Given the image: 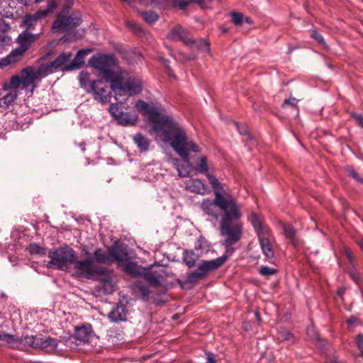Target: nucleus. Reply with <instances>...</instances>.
Here are the masks:
<instances>
[{"label":"nucleus","mask_w":363,"mask_h":363,"mask_svg":"<svg viewBox=\"0 0 363 363\" xmlns=\"http://www.w3.org/2000/svg\"><path fill=\"white\" fill-rule=\"evenodd\" d=\"M194 170L196 174H203L207 177L213 189L214 199H205L201 207L206 215L211 216L216 220L222 222L223 233L230 232V225L233 222L242 223L241 204L227 191L217 177L210 171H213L206 156H201L195 160Z\"/></svg>","instance_id":"obj_1"},{"label":"nucleus","mask_w":363,"mask_h":363,"mask_svg":"<svg viewBox=\"0 0 363 363\" xmlns=\"http://www.w3.org/2000/svg\"><path fill=\"white\" fill-rule=\"evenodd\" d=\"M113 55L92 56L89 63L97 69L102 77L110 83V87L118 96L128 97L139 94L143 90L141 81L133 76L125 75L123 73H116L111 69L114 64Z\"/></svg>","instance_id":"obj_2"},{"label":"nucleus","mask_w":363,"mask_h":363,"mask_svg":"<svg viewBox=\"0 0 363 363\" xmlns=\"http://www.w3.org/2000/svg\"><path fill=\"white\" fill-rule=\"evenodd\" d=\"M219 223L220 235L223 238L222 245L225 248V254L214 259L202 261L198 265L196 270L191 272L186 276L187 282L194 284L199 280L204 279L209 272L220 267L234 252L235 249L232 246L241 240L243 233L242 223L233 222L231 225H230L231 228L230 232L225 233L223 231L222 222H219Z\"/></svg>","instance_id":"obj_3"},{"label":"nucleus","mask_w":363,"mask_h":363,"mask_svg":"<svg viewBox=\"0 0 363 363\" xmlns=\"http://www.w3.org/2000/svg\"><path fill=\"white\" fill-rule=\"evenodd\" d=\"M158 135L162 137L164 142L168 143L186 164L189 163L191 152H201L199 145L188 138L186 130L174 118Z\"/></svg>","instance_id":"obj_4"},{"label":"nucleus","mask_w":363,"mask_h":363,"mask_svg":"<svg viewBox=\"0 0 363 363\" xmlns=\"http://www.w3.org/2000/svg\"><path fill=\"white\" fill-rule=\"evenodd\" d=\"M69 6L65 5L60 12L56 15L51 30L53 33H63L60 40L63 43L74 42L80 40L84 35V30L77 28L82 23V15L69 13Z\"/></svg>","instance_id":"obj_5"},{"label":"nucleus","mask_w":363,"mask_h":363,"mask_svg":"<svg viewBox=\"0 0 363 363\" xmlns=\"http://www.w3.org/2000/svg\"><path fill=\"white\" fill-rule=\"evenodd\" d=\"M45 77L46 75L40 66L37 69L27 67L21 71V75L13 76L9 83L4 84V89L20 88L22 90L33 93L37 86L36 80H40V78Z\"/></svg>","instance_id":"obj_6"},{"label":"nucleus","mask_w":363,"mask_h":363,"mask_svg":"<svg viewBox=\"0 0 363 363\" xmlns=\"http://www.w3.org/2000/svg\"><path fill=\"white\" fill-rule=\"evenodd\" d=\"M81 87L87 93H91L94 99L101 104H108L111 99L108 85L102 79L92 80L86 72H82L79 77Z\"/></svg>","instance_id":"obj_7"},{"label":"nucleus","mask_w":363,"mask_h":363,"mask_svg":"<svg viewBox=\"0 0 363 363\" xmlns=\"http://www.w3.org/2000/svg\"><path fill=\"white\" fill-rule=\"evenodd\" d=\"M42 32L43 28L40 29V32L37 34L31 33L27 30L21 33L17 38L19 46L13 49L6 57L0 60V67L20 61L25 52L29 49L32 43L39 38Z\"/></svg>","instance_id":"obj_8"},{"label":"nucleus","mask_w":363,"mask_h":363,"mask_svg":"<svg viewBox=\"0 0 363 363\" xmlns=\"http://www.w3.org/2000/svg\"><path fill=\"white\" fill-rule=\"evenodd\" d=\"M135 108L143 115L150 116V120L153 123L152 130L157 135L173 118L170 116H160L159 107L153 103L149 104L143 100H138L137 101Z\"/></svg>","instance_id":"obj_9"},{"label":"nucleus","mask_w":363,"mask_h":363,"mask_svg":"<svg viewBox=\"0 0 363 363\" xmlns=\"http://www.w3.org/2000/svg\"><path fill=\"white\" fill-rule=\"evenodd\" d=\"M50 261L48 266L55 267L60 270H67L69 264H73L77 259V252L68 245L60 247L48 255Z\"/></svg>","instance_id":"obj_10"},{"label":"nucleus","mask_w":363,"mask_h":363,"mask_svg":"<svg viewBox=\"0 0 363 363\" xmlns=\"http://www.w3.org/2000/svg\"><path fill=\"white\" fill-rule=\"evenodd\" d=\"M74 275L78 278L92 279L96 276L103 274L105 268L98 267L94 264V259L89 258L84 260H74L73 262Z\"/></svg>","instance_id":"obj_11"},{"label":"nucleus","mask_w":363,"mask_h":363,"mask_svg":"<svg viewBox=\"0 0 363 363\" xmlns=\"http://www.w3.org/2000/svg\"><path fill=\"white\" fill-rule=\"evenodd\" d=\"M57 6V4L55 0H48L45 9H40L33 14L25 16L22 24L23 26L26 28V30L29 31L34 30L35 26L41 22L43 18H46L50 13L54 11Z\"/></svg>","instance_id":"obj_12"},{"label":"nucleus","mask_w":363,"mask_h":363,"mask_svg":"<svg viewBox=\"0 0 363 363\" xmlns=\"http://www.w3.org/2000/svg\"><path fill=\"white\" fill-rule=\"evenodd\" d=\"M59 341L52 337H43L41 335L25 336L24 345L25 350L28 347L33 349H46L52 347L56 349L58 346Z\"/></svg>","instance_id":"obj_13"},{"label":"nucleus","mask_w":363,"mask_h":363,"mask_svg":"<svg viewBox=\"0 0 363 363\" xmlns=\"http://www.w3.org/2000/svg\"><path fill=\"white\" fill-rule=\"evenodd\" d=\"M72 55L71 52H62L52 62L45 65H41L45 75H48L58 69L61 68L67 62H68L72 57Z\"/></svg>","instance_id":"obj_14"},{"label":"nucleus","mask_w":363,"mask_h":363,"mask_svg":"<svg viewBox=\"0 0 363 363\" xmlns=\"http://www.w3.org/2000/svg\"><path fill=\"white\" fill-rule=\"evenodd\" d=\"M144 279L152 286L159 287L161 286V281L164 278L165 272L162 269L159 270H153L152 266L149 269H144L143 271Z\"/></svg>","instance_id":"obj_15"},{"label":"nucleus","mask_w":363,"mask_h":363,"mask_svg":"<svg viewBox=\"0 0 363 363\" xmlns=\"http://www.w3.org/2000/svg\"><path fill=\"white\" fill-rule=\"evenodd\" d=\"M0 340L6 342L11 349L25 351L24 337H19L6 333H1Z\"/></svg>","instance_id":"obj_16"},{"label":"nucleus","mask_w":363,"mask_h":363,"mask_svg":"<svg viewBox=\"0 0 363 363\" xmlns=\"http://www.w3.org/2000/svg\"><path fill=\"white\" fill-rule=\"evenodd\" d=\"M76 339L84 343H89L94 337L91 324L87 323L75 328Z\"/></svg>","instance_id":"obj_17"},{"label":"nucleus","mask_w":363,"mask_h":363,"mask_svg":"<svg viewBox=\"0 0 363 363\" xmlns=\"http://www.w3.org/2000/svg\"><path fill=\"white\" fill-rule=\"evenodd\" d=\"M111 263H125L130 259L126 247H110Z\"/></svg>","instance_id":"obj_18"},{"label":"nucleus","mask_w":363,"mask_h":363,"mask_svg":"<svg viewBox=\"0 0 363 363\" xmlns=\"http://www.w3.org/2000/svg\"><path fill=\"white\" fill-rule=\"evenodd\" d=\"M186 188L191 192L202 195L208 191L207 185L203 181L198 179H190L186 181Z\"/></svg>","instance_id":"obj_19"},{"label":"nucleus","mask_w":363,"mask_h":363,"mask_svg":"<svg viewBox=\"0 0 363 363\" xmlns=\"http://www.w3.org/2000/svg\"><path fill=\"white\" fill-rule=\"evenodd\" d=\"M128 314L127 307L123 304H117L109 313V319L114 323L124 321Z\"/></svg>","instance_id":"obj_20"},{"label":"nucleus","mask_w":363,"mask_h":363,"mask_svg":"<svg viewBox=\"0 0 363 363\" xmlns=\"http://www.w3.org/2000/svg\"><path fill=\"white\" fill-rule=\"evenodd\" d=\"M168 38L174 40L183 41L186 45L191 42V38H188L186 30L179 25L174 26L169 31Z\"/></svg>","instance_id":"obj_21"},{"label":"nucleus","mask_w":363,"mask_h":363,"mask_svg":"<svg viewBox=\"0 0 363 363\" xmlns=\"http://www.w3.org/2000/svg\"><path fill=\"white\" fill-rule=\"evenodd\" d=\"M91 52V50L89 49H82L79 50L74 58L72 61V62L67 66V70H75L81 68L84 64V58L85 57Z\"/></svg>","instance_id":"obj_22"},{"label":"nucleus","mask_w":363,"mask_h":363,"mask_svg":"<svg viewBox=\"0 0 363 363\" xmlns=\"http://www.w3.org/2000/svg\"><path fill=\"white\" fill-rule=\"evenodd\" d=\"M249 220L254 227V229L257 235V237L263 235H268L269 232L267 228L263 225L261 218L255 213H252L249 216Z\"/></svg>","instance_id":"obj_23"},{"label":"nucleus","mask_w":363,"mask_h":363,"mask_svg":"<svg viewBox=\"0 0 363 363\" xmlns=\"http://www.w3.org/2000/svg\"><path fill=\"white\" fill-rule=\"evenodd\" d=\"M269 234L259 235L258 240L263 254L267 259H272L274 256V250L272 247L271 242L269 239Z\"/></svg>","instance_id":"obj_24"},{"label":"nucleus","mask_w":363,"mask_h":363,"mask_svg":"<svg viewBox=\"0 0 363 363\" xmlns=\"http://www.w3.org/2000/svg\"><path fill=\"white\" fill-rule=\"evenodd\" d=\"M133 141L140 152H145L148 151L150 145V140L147 137L140 133H138L133 136Z\"/></svg>","instance_id":"obj_25"},{"label":"nucleus","mask_w":363,"mask_h":363,"mask_svg":"<svg viewBox=\"0 0 363 363\" xmlns=\"http://www.w3.org/2000/svg\"><path fill=\"white\" fill-rule=\"evenodd\" d=\"M93 255L94 260L98 263L111 264L110 248L107 252L104 251L101 248H97L94 250Z\"/></svg>","instance_id":"obj_26"},{"label":"nucleus","mask_w":363,"mask_h":363,"mask_svg":"<svg viewBox=\"0 0 363 363\" xmlns=\"http://www.w3.org/2000/svg\"><path fill=\"white\" fill-rule=\"evenodd\" d=\"M123 271L132 277H138L143 274L144 269L136 263L128 261L123 267Z\"/></svg>","instance_id":"obj_27"},{"label":"nucleus","mask_w":363,"mask_h":363,"mask_svg":"<svg viewBox=\"0 0 363 363\" xmlns=\"http://www.w3.org/2000/svg\"><path fill=\"white\" fill-rule=\"evenodd\" d=\"M282 227L285 238L296 246L298 244L296 228L291 224H284Z\"/></svg>","instance_id":"obj_28"},{"label":"nucleus","mask_w":363,"mask_h":363,"mask_svg":"<svg viewBox=\"0 0 363 363\" xmlns=\"http://www.w3.org/2000/svg\"><path fill=\"white\" fill-rule=\"evenodd\" d=\"M138 117L130 113L123 112L116 119L117 122L122 125H133L137 121Z\"/></svg>","instance_id":"obj_29"},{"label":"nucleus","mask_w":363,"mask_h":363,"mask_svg":"<svg viewBox=\"0 0 363 363\" xmlns=\"http://www.w3.org/2000/svg\"><path fill=\"white\" fill-rule=\"evenodd\" d=\"M198 259V256L193 250H184L183 253V260L185 264L191 268L195 266Z\"/></svg>","instance_id":"obj_30"},{"label":"nucleus","mask_w":363,"mask_h":363,"mask_svg":"<svg viewBox=\"0 0 363 363\" xmlns=\"http://www.w3.org/2000/svg\"><path fill=\"white\" fill-rule=\"evenodd\" d=\"M188 45H190L192 48H196L201 52H209L210 45L205 39L193 40Z\"/></svg>","instance_id":"obj_31"},{"label":"nucleus","mask_w":363,"mask_h":363,"mask_svg":"<svg viewBox=\"0 0 363 363\" xmlns=\"http://www.w3.org/2000/svg\"><path fill=\"white\" fill-rule=\"evenodd\" d=\"M16 89H11V90L4 95L1 100V106L8 107L12 104L18 96Z\"/></svg>","instance_id":"obj_32"},{"label":"nucleus","mask_w":363,"mask_h":363,"mask_svg":"<svg viewBox=\"0 0 363 363\" xmlns=\"http://www.w3.org/2000/svg\"><path fill=\"white\" fill-rule=\"evenodd\" d=\"M9 29L8 24L4 22H0V45L8 44L11 38L7 35L6 31Z\"/></svg>","instance_id":"obj_33"},{"label":"nucleus","mask_w":363,"mask_h":363,"mask_svg":"<svg viewBox=\"0 0 363 363\" xmlns=\"http://www.w3.org/2000/svg\"><path fill=\"white\" fill-rule=\"evenodd\" d=\"M172 161L174 166L177 169L179 177H186L189 176V172L188 170L189 167L188 165H186V167H184V165L180 166L179 160L178 159H173Z\"/></svg>","instance_id":"obj_34"},{"label":"nucleus","mask_w":363,"mask_h":363,"mask_svg":"<svg viewBox=\"0 0 363 363\" xmlns=\"http://www.w3.org/2000/svg\"><path fill=\"white\" fill-rule=\"evenodd\" d=\"M135 287L138 289L141 298L146 301L149 299L150 291L146 286L137 284Z\"/></svg>","instance_id":"obj_35"},{"label":"nucleus","mask_w":363,"mask_h":363,"mask_svg":"<svg viewBox=\"0 0 363 363\" xmlns=\"http://www.w3.org/2000/svg\"><path fill=\"white\" fill-rule=\"evenodd\" d=\"M143 19L148 23L152 24L158 20V16L154 11H149L142 13Z\"/></svg>","instance_id":"obj_36"},{"label":"nucleus","mask_w":363,"mask_h":363,"mask_svg":"<svg viewBox=\"0 0 363 363\" xmlns=\"http://www.w3.org/2000/svg\"><path fill=\"white\" fill-rule=\"evenodd\" d=\"M28 249L29 252L31 255H44L45 254V250L36 243L30 244Z\"/></svg>","instance_id":"obj_37"},{"label":"nucleus","mask_w":363,"mask_h":363,"mask_svg":"<svg viewBox=\"0 0 363 363\" xmlns=\"http://www.w3.org/2000/svg\"><path fill=\"white\" fill-rule=\"evenodd\" d=\"M108 111L115 120H116L119 117L120 114L123 112L120 109L118 104H111L109 106Z\"/></svg>","instance_id":"obj_38"},{"label":"nucleus","mask_w":363,"mask_h":363,"mask_svg":"<svg viewBox=\"0 0 363 363\" xmlns=\"http://www.w3.org/2000/svg\"><path fill=\"white\" fill-rule=\"evenodd\" d=\"M346 170L350 177L353 178L356 182L363 184V178L359 177L357 172L354 169L353 167H347Z\"/></svg>","instance_id":"obj_39"},{"label":"nucleus","mask_w":363,"mask_h":363,"mask_svg":"<svg viewBox=\"0 0 363 363\" xmlns=\"http://www.w3.org/2000/svg\"><path fill=\"white\" fill-rule=\"evenodd\" d=\"M259 272L261 275L267 277H269L277 272L275 269L267 266H262Z\"/></svg>","instance_id":"obj_40"},{"label":"nucleus","mask_w":363,"mask_h":363,"mask_svg":"<svg viewBox=\"0 0 363 363\" xmlns=\"http://www.w3.org/2000/svg\"><path fill=\"white\" fill-rule=\"evenodd\" d=\"M230 16L232 17L233 22L235 25L240 26L243 23L244 16L242 13L240 12H231Z\"/></svg>","instance_id":"obj_41"},{"label":"nucleus","mask_w":363,"mask_h":363,"mask_svg":"<svg viewBox=\"0 0 363 363\" xmlns=\"http://www.w3.org/2000/svg\"><path fill=\"white\" fill-rule=\"evenodd\" d=\"M311 37L315 39L318 43L324 45L325 41L323 37L316 30H312L311 31Z\"/></svg>","instance_id":"obj_42"},{"label":"nucleus","mask_w":363,"mask_h":363,"mask_svg":"<svg viewBox=\"0 0 363 363\" xmlns=\"http://www.w3.org/2000/svg\"><path fill=\"white\" fill-rule=\"evenodd\" d=\"M350 116L355 120L356 123L363 128V115L352 112L350 113Z\"/></svg>","instance_id":"obj_43"},{"label":"nucleus","mask_w":363,"mask_h":363,"mask_svg":"<svg viewBox=\"0 0 363 363\" xmlns=\"http://www.w3.org/2000/svg\"><path fill=\"white\" fill-rule=\"evenodd\" d=\"M235 126H236V128L238 130V131L241 134V135H247L248 133V129H247V127L245 125H241L238 123H235Z\"/></svg>","instance_id":"obj_44"},{"label":"nucleus","mask_w":363,"mask_h":363,"mask_svg":"<svg viewBox=\"0 0 363 363\" xmlns=\"http://www.w3.org/2000/svg\"><path fill=\"white\" fill-rule=\"evenodd\" d=\"M297 101H297V99L296 98L290 97L289 99H285L284 101L282 106L285 107L286 105H289V106H296V105L297 104Z\"/></svg>","instance_id":"obj_45"},{"label":"nucleus","mask_w":363,"mask_h":363,"mask_svg":"<svg viewBox=\"0 0 363 363\" xmlns=\"http://www.w3.org/2000/svg\"><path fill=\"white\" fill-rule=\"evenodd\" d=\"M356 345L359 350L363 349V334L359 333L357 335Z\"/></svg>","instance_id":"obj_46"},{"label":"nucleus","mask_w":363,"mask_h":363,"mask_svg":"<svg viewBox=\"0 0 363 363\" xmlns=\"http://www.w3.org/2000/svg\"><path fill=\"white\" fill-rule=\"evenodd\" d=\"M307 333L312 339L315 340H319L318 333L315 331V330L313 328H308L307 329Z\"/></svg>","instance_id":"obj_47"},{"label":"nucleus","mask_w":363,"mask_h":363,"mask_svg":"<svg viewBox=\"0 0 363 363\" xmlns=\"http://www.w3.org/2000/svg\"><path fill=\"white\" fill-rule=\"evenodd\" d=\"M190 3H192L191 0H190L189 1H186L184 0H179L177 2V5L180 9L184 10L189 5Z\"/></svg>","instance_id":"obj_48"},{"label":"nucleus","mask_w":363,"mask_h":363,"mask_svg":"<svg viewBox=\"0 0 363 363\" xmlns=\"http://www.w3.org/2000/svg\"><path fill=\"white\" fill-rule=\"evenodd\" d=\"M205 354H206V359H207L206 363H216V360L213 357V355L211 352H206L205 353Z\"/></svg>","instance_id":"obj_49"},{"label":"nucleus","mask_w":363,"mask_h":363,"mask_svg":"<svg viewBox=\"0 0 363 363\" xmlns=\"http://www.w3.org/2000/svg\"><path fill=\"white\" fill-rule=\"evenodd\" d=\"M349 275L351 277V279L353 281H354L356 283H359V281H360L359 276L355 272H353V271L350 272Z\"/></svg>","instance_id":"obj_50"},{"label":"nucleus","mask_w":363,"mask_h":363,"mask_svg":"<svg viewBox=\"0 0 363 363\" xmlns=\"http://www.w3.org/2000/svg\"><path fill=\"white\" fill-rule=\"evenodd\" d=\"M126 25H127V26H128L129 28H130L131 29H133L134 30H140V29L139 26L137 25L135 23H133V22L128 21L126 23Z\"/></svg>","instance_id":"obj_51"},{"label":"nucleus","mask_w":363,"mask_h":363,"mask_svg":"<svg viewBox=\"0 0 363 363\" xmlns=\"http://www.w3.org/2000/svg\"><path fill=\"white\" fill-rule=\"evenodd\" d=\"M162 61L164 62V65H165V67L167 69V72L168 73V74L169 76H173L172 74V69L169 68V65H168V63H169V60H164V59H162Z\"/></svg>","instance_id":"obj_52"},{"label":"nucleus","mask_w":363,"mask_h":363,"mask_svg":"<svg viewBox=\"0 0 363 363\" xmlns=\"http://www.w3.org/2000/svg\"><path fill=\"white\" fill-rule=\"evenodd\" d=\"M103 283L104 286H108L110 288L112 287V281L110 277H107L103 279Z\"/></svg>","instance_id":"obj_53"},{"label":"nucleus","mask_w":363,"mask_h":363,"mask_svg":"<svg viewBox=\"0 0 363 363\" xmlns=\"http://www.w3.org/2000/svg\"><path fill=\"white\" fill-rule=\"evenodd\" d=\"M191 2L197 3L201 8L205 7V4L203 0H191Z\"/></svg>","instance_id":"obj_54"},{"label":"nucleus","mask_w":363,"mask_h":363,"mask_svg":"<svg viewBox=\"0 0 363 363\" xmlns=\"http://www.w3.org/2000/svg\"><path fill=\"white\" fill-rule=\"evenodd\" d=\"M139 1L145 6H148L151 4V1L148 0H139Z\"/></svg>","instance_id":"obj_55"},{"label":"nucleus","mask_w":363,"mask_h":363,"mask_svg":"<svg viewBox=\"0 0 363 363\" xmlns=\"http://www.w3.org/2000/svg\"><path fill=\"white\" fill-rule=\"evenodd\" d=\"M293 336V335L291 333H286L284 335V339L285 340H290V338Z\"/></svg>","instance_id":"obj_56"},{"label":"nucleus","mask_w":363,"mask_h":363,"mask_svg":"<svg viewBox=\"0 0 363 363\" xmlns=\"http://www.w3.org/2000/svg\"><path fill=\"white\" fill-rule=\"evenodd\" d=\"M21 4L26 6L29 4L30 0H18Z\"/></svg>","instance_id":"obj_57"},{"label":"nucleus","mask_w":363,"mask_h":363,"mask_svg":"<svg viewBox=\"0 0 363 363\" xmlns=\"http://www.w3.org/2000/svg\"><path fill=\"white\" fill-rule=\"evenodd\" d=\"M245 22H246V23H249V24L252 23V19H251L250 18H248V17H246V18H245Z\"/></svg>","instance_id":"obj_58"},{"label":"nucleus","mask_w":363,"mask_h":363,"mask_svg":"<svg viewBox=\"0 0 363 363\" xmlns=\"http://www.w3.org/2000/svg\"><path fill=\"white\" fill-rule=\"evenodd\" d=\"M346 253H347V255L348 258H349L350 259H352V255H351V253H350L349 251H347V252H346Z\"/></svg>","instance_id":"obj_59"},{"label":"nucleus","mask_w":363,"mask_h":363,"mask_svg":"<svg viewBox=\"0 0 363 363\" xmlns=\"http://www.w3.org/2000/svg\"><path fill=\"white\" fill-rule=\"evenodd\" d=\"M345 291V289H339L338 291V294L339 295H342Z\"/></svg>","instance_id":"obj_60"},{"label":"nucleus","mask_w":363,"mask_h":363,"mask_svg":"<svg viewBox=\"0 0 363 363\" xmlns=\"http://www.w3.org/2000/svg\"><path fill=\"white\" fill-rule=\"evenodd\" d=\"M328 363H340V362L337 361V360H333V361H330V362Z\"/></svg>","instance_id":"obj_61"},{"label":"nucleus","mask_w":363,"mask_h":363,"mask_svg":"<svg viewBox=\"0 0 363 363\" xmlns=\"http://www.w3.org/2000/svg\"><path fill=\"white\" fill-rule=\"evenodd\" d=\"M361 250L363 251V242L359 244Z\"/></svg>","instance_id":"obj_62"},{"label":"nucleus","mask_w":363,"mask_h":363,"mask_svg":"<svg viewBox=\"0 0 363 363\" xmlns=\"http://www.w3.org/2000/svg\"><path fill=\"white\" fill-rule=\"evenodd\" d=\"M360 355L363 357V348L362 350H359Z\"/></svg>","instance_id":"obj_63"},{"label":"nucleus","mask_w":363,"mask_h":363,"mask_svg":"<svg viewBox=\"0 0 363 363\" xmlns=\"http://www.w3.org/2000/svg\"><path fill=\"white\" fill-rule=\"evenodd\" d=\"M360 291H361L362 297L363 298V289L362 288L360 289Z\"/></svg>","instance_id":"obj_64"}]
</instances>
